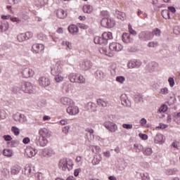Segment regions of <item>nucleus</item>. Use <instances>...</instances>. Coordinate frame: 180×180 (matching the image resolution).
Wrapping results in <instances>:
<instances>
[{
	"mask_svg": "<svg viewBox=\"0 0 180 180\" xmlns=\"http://www.w3.org/2000/svg\"><path fill=\"white\" fill-rule=\"evenodd\" d=\"M115 15L116 18H117V19H120V20H124V19H126V14L123 12L115 11Z\"/></svg>",
	"mask_w": 180,
	"mask_h": 180,
	"instance_id": "29",
	"label": "nucleus"
},
{
	"mask_svg": "<svg viewBox=\"0 0 180 180\" xmlns=\"http://www.w3.org/2000/svg\"><path fill=\"white\" fill-rule=\"evenodd\" d=\"M94 43L95 44H101L105 46L108 44V42L105 41V38L102 37H96L94 38Z\"/></svg>",
	"mask_w": 180,
	"mask_h": 180,
	"instance_id": "20",
	"label": "nucleus"
},
{
	"mask_svg": "<svg viewBox=\"0 0 180 180\" xmlns=\"http://www.w3.org/2000/svg\"><path fill=\"white\" fill-rule=\"evenodd\" d=\"M22 75L24 78H30L34 75V72L29 68H25L22 69Z\"/></svg>",
	"mask_w": 180,
	"mask_h": 180,
	"instance_id": "15",
	"label": "nucleus"
},
{
	"mask_svg": "<svg viewBox=\"0 0 180 180\" xmlns=\"http://www.w3.org/2000/svg\"><path fill=\"white\" fill-rule=\"evenodd\" d=\"M154 142L155 144H163L165 143V137L162 134H157L154 137Z\"/></svg>",
	"mask_w": 180,
	"mask_h": 180,
	"instance_id": "17",
	"label": "nucleus"
},
{
	"mask_svg": "<svg viewBox=\"0 0 180 180\" xmlns=\"http://www.w3.org/2000/svg\"><path fill=\"white\" fill-rule=\"evenodd\" d=\"M120 99L122 104L123 106H127V108H130L131 106V103L130 102V100L127 98V95L126 94H122L120 96Z\"/></svg>",
	"mask_w": 180,
	"mask_h": 180,
	"instance_id": "16",
	"label": "nucleus"
},
{
	"mask_svg": "<svg viewBox=\"0 0 180 180\" xmlns=\"http://www.w3.org/2000/svg\"><path fill=\"white\" fill-rule=\"evenodd\" d=\"M141 62L140 60L131 59L128 61L127 64V68L133 70V68H139L141 66Z\"/></svg>",
	"mask_w": 180,
	"mask_h": 180,
	"instance_id": "4",
	"label": "nucleus"
},
{
	"mask_svg": "<svg viewBox=\"0 0 180 180\" xmlns=\"http://www.w3.org/2000/svg\"><path fill=\"white\" fill-rule=\"evenodd\" d=\"M162 16L165 18V19H169V11L168 10H163L162 11Z\"/></svg>",
	"mask_w": 180,
	"mask_h": 180,
	"instance_id": "42",
	"label": "nucleus"
},
{
	"mask_svg": "<svg viewBox=\"0 0 180 180\" xmlns=\"http://www.w3.org/2000/svg\"><path fill=\"white\" fill-rule=\"evenodd\" d=\"M20 171H22V167L18 165H15L11 168V175H18Z\"/></svg>",
	"mask_w": 180,
	"mask_h": 180,
	"instance_id": "21",
	"label": "nucleus"
},
{
	"mask_svg": "<svg viewBox=\"0 0 180 180\" xmlns=\"http://www.w3.org/2000/svg\"><path fill=\"white\" fill-rule=\"evenodd\" d=\"M143 150V146L141 144H134V151L135 153H140Z\"/></svg>",
	"mask_w": 180,
	"mask_h": 180,
	"instance_id": "40",
	"label": "nucleus"
},
{
	"mask_svg": "<svg viewBox=\"0 0 180 180\" xmlns=\"http://www.w3.org/2000/svg\"><path fill=\"white\" fill-rule=\"evenodd\" d=\"M97 103L99 106H102L103 108H106L108 105H109V102L102 98L97 99Z\"/></svg>",
	"mask_w": 180,
	"mask_h": 180,
	"instance_id": "31",
	"label": "nucleus"
},
{
	"mask_svg": "<svg viewBox=\"0 0 180 180\" xmlns=\"http://www.w3.org/2000/svg\"><path fill=\"white\" fill-rule=\"evenodd\" d=\"M103 126L111 133H116L117 131V124L115 122L108 121L104 122Z\"/></svg>",
	"mask_w": 180,
	"mask_h": 180,
	"instance_id": "5",
	"label": "nucleus"
},
{
	"mask_svg": "<svg viewBox=\"0 0 180 180\" xmlns=\"http://www.w3.org/2000/svg\"><path fill=\"white\" fill-rule=\"evenodd\" d=\"M139 39L143 41H148V40L153 39V34L148 31H142L139 34Z\"/></svg>",
	"mask_w": 180,
	"mask_h": 180,
	"instance_id": "7",
	"label": "nucleus"
},
{
	"mask_svg": "<svg viewBox=\"0 0 180 180\" xmlns=\"http://www.w3.org/2000/svg\"><path fill=\"white\" fill-rule=\"evenodd\" d=\"M134 101L136 103H140L143 102V95L138 94L134 96Z\"/></svg>",
	"mask_w": 180,
	"mask_h": 180,
	"instance_id": "38",
	"label": "nucleus"
},
{
	"mask_svg": "<svg viewBox=\"0 0 180 180\" xmlns=\"http://www.w3.org/2000/svg\"><path fill=\"white\" fill-rule=\"evenodd\" d=\"M95 77L96 78V79H100L101 81H102V79H103L105 77V73L102 71V70H97L95 72Z\"/></svg>",
	"mask_w": 180,
	"mask_h": 180,
	"instance_id": "28",
	"label": "nucleus"
},
{
	"mask_svg": "<svg viewBox=\"0 0 180 180\" xmlns=\"http://www.w3.org/2000/svg\"><path fill=\"white\" fill-rule=\"evenodd\" d=\"M160 94L161 95H168V94H169V90H168V88L167 87L162 88L160 90Z\"/></svg>",
	"mask_w": 180,
	"mask_h": 180,
	"instance_id": "46",
	"label": "nucleus"
},
{
	"mask_svg": "<svg viewBox=\"0 0 180 180\" xmlns=\"http://www.w3.org/2000/svg\"><path fill=\"white\" fill-rule=\"evenodd\" d=\"M56 16L59 18V19H65L67 18V12L64 11L63 9H58L56 12Z\"/></svg>",
	"mask_w": 180,
	"mask_h": 180,
	"instance_id": "26",
	"label": "nucleus"
},
{
	"mask_svg": "<svg viewBox=\"0 0 180 180\" xmlns=\"http://www.w3.org/2000/svg\"><path fill=\"white\" fill-rule=\"evenodd\" d=\"M55 81H56V82H61L64 80V77L60 75V74L55 75Z\"/></svg>",
	"mask_w": 180,
	"mask_h": 180,
	"instance_id": "50",
	"label": "nucleus"
},
{
	"mask_svg": "<svg viewBox=\"0 0 180 180\" xmlns=\"http://www.w3.org/2000/svg\"><path fill=\"white\" fill-rule=\"evenodd\" d=\"M39 134L41 137H44V139H49L53 136V132L50 131V129L44 127L39 129Z\"/></svg>",
	"mask_w": 180,
	"mask_h": 180,
	"instance_id": "9",
	"label": "nucleus"
},
{
	"mask_svg": "<svg viewBox=\"0 0 180 180\" xmlns=\"http://www.w3.org/2000/svg\"><path fill=\"white\" fill-rule=\"evenodd\" d=\"M82 9L84 13H92V11H94V8L89 4L84 5Z\"/></svg>",
	"mask_w": 180,
	"mask_h": 180,
	"instance_id": "30",
	"label": "nucleus"
},
{
	"mask_svg": "<svg viewBox=\"0 0 180 180\" xmlns=\"http://www.w3.org/2000/svg\"><path fill=\"white\" fill-rule=\"evenodd\" d=\"M115 81L120 84H124V82H126V77L124 76H117Z\"/></svg>",
	"mask_w": 180,
	"mask_h": 180,
	"instance_id": "41",
	"label": "nucleus"
},
{
	"mask_svg": "<svg viewBox=\"0 0 180 180\" xmlns=\"http://www.w3.org/2000/svg\"><path fill=\"white\" fill-rule=\"evenodd\" d=\"M38 83L39 86H41V88H46L51 84V81H50L49 77L41 76L39 78Z\"/></svg>",
	"mask_w": 180,
	"mask_h": 180,
	"instance_id": "8",
	"label": "nucleus"
},
{
	"mask_svg": "<svg viewBox=\"0 0 180 180\" xmlns=\"http://www.w3.org/2000/svg\"><path fill=\"white\" fill-rule=\"evenodd\" d=\"M35 143L37 146H39L40 147H46L49 143V141H47V139L43 136H38L36 138Z\"/></svg>",
	"mask_w": 180,
	"mask_h": 180,
	"instance_id": "13",
	"label": "nucleus"
},
{
	"mask_svg": "<svg viewBox=\"0 0 180 180\" xmlns=\"http://www.w3.org/2000/svg\"><path fill=\"white\" fill-rule=\"evenodd\" d=\"M102 155H94L91 164L93 165H99L101 164V161H102Z\"/></svg>",
	"mask_w": 180,
	"mask_h": 180,
	"instance_id": "23",
	"label": "nucleus"
},
{
	"mask_svg": "<svg viewBox=\"0 0 180 180\" xmlns=\"http://www.w3.org/2000/svg\"><path fill=\"white\" fill-rule=\"evenodd\" d=\"M13 119L18 123H25L26 122V117L20 112H16L13 115Z\"/></svg>",
	"mask_w": 180,
	"mask_h": 180,
	"instance_id": "10",
	"label": "nucleus"
},
{
	"mask_svg": "<svg viewBox=\"0 0 180 180\" xmlns=\"http://www.w3.org/2000/svg\"><path fill=\"white\" fill-rule=\"evenodd\" d=\"M165 174L166 175H176L178 174V170L177 169H167L165 171Z\"/></svg>",
	"mask_w": 180,
	"mask_h": 180,
	"instance_id": "33",
	"label": "nucleus"
},
{
	"mask_svg": "<svg viewBox=\"0 0 180 180\" xmlns=\"http://www.w3.org/2000/svg\"><path fill=\"white\" fill-rule=\"evenodd\" d=\"M3 154L6 157H12V155H13V151L11 149H4L3 150Z\"/></svg>",
	"mask_w": 180,
	"mask_h": 180,
	"instance_id": "36",
	"label": "nucleus"
},
{
	"mask_svg": "<svg viewBox=\"0 0 180 180\" xmlns=\"http://www.w3.org/2000/svg\"><path fill=\"white\" fill-rule=\"evenodd\" d=\"M24 35L25 36V40H29V39H32V37H33V32H27Z\"/></svg>",
	"mask_w": 180,
	"mask_h": 180,
	"instance_id": "51",
	"label": "nucleus"
},
{
	"mask_svg": "<svg viewBox=\"0 0 180 180\" xmlns=\"http://www.w3.org/2000/svg\"><path fill=\"white\" fill-rule=\"evenodd\" d=\"M86 82V79L85 77H84V76H82L80 74H77V79L76 83L77 84H85Z\"/></svg>",
	"mask_w": 180,
	"mask_h": 180,
	"instance_id": "35",
	"label": "nucleus"
},
{
	"mask_svg": "<svg viewBox=\"0 0 180 180\" xmlns=\"http://www.w3.org/2000/svg\"><path fill=\"white\" fill-rule=\"evenodd\" d=\"M122 127H123V129H126L127 130H131V129H133V124H123Z\"/></svg>",
	"mask_w": 180,
	"mask_h": 180,
	"instance_id": "53",
	"label": "nucleus"
},
{
	"mask_svg": "<svg viewBox=\"0 0 180 180\" xmlns=\"http://www.w3.org/2000/svg\"><path fill=\"white\" fill-rule=\"evenodd\" d=\"M24 174L25 175H30V174H32V167L29 165L25 166Z\"/></svg>",
	"mask_w": 180,
	"mask_h": 180,
	"instance_id": "43",
	"label": "nucleus"
},
{
	"mask_svg": "<svg viewBox=\"0 0 180 180\" xmlns=\"http://www.w3.org/2000/svg\"><path fill=\"white\" fill-rule=\"evenodd\" d=\"M42 154H43L44 157L49 158V157H53V155H54V154H56V152L51 148H45L43 150Z\"/></svg>",
	"mask_w": 180,
	"mask_h": 180,
	"instance_id": "19",
	"label": "nucleus"
},
{
	"mask_svg": "<svg viewBox=\"0 0 180 180\" xmlns=\"http://www.w3.org/2000/svg\"><path fill=\"white\" fill-rule=\"evenodd\" d=\"M150 33L152 34V39L154 37V36H156L157 37H160L161 36V30H160L158 28H156Z\"/></svg>",
	"mask_w": 180,
	"mask_h": 180,
	"instance_id": "39",
	"label": "nucleus"
},
{
	"mask_svg": "<svg viewBox=\"0 0 180 180\" xmlns=\"http://www.w3.org/2000/svg\"><path fill=\"white\" fill-rule=\"evenodd\" d=\"M122 40L123 43L126 44L131 42V37H130V34L124 32L122 36Z\"/></svg>",
	"mask_w": 180,
	"mask_h": 180,
	"instance_id": "25",
	"label": "nucleus"
},
{
	"mask_svg": "<svg viewBox=\"0 0 180 180\" xmlns=\"http://www.w3.org/2000/svg\"><path fill=\"white\" fill-rule=\"evenodd\" d=\"M139 137L141 140H147L148 139V136L144 134H139Z\"/></svg>",
	"mask_w": 180,
	"mask_h": 180,
	"instance_id": "63",
	"label": "nucleus"
},
{
	"mask_svg": "<svg viewBox=\"0 0 180 180\" xmlns=\"http://www.w3.org/2000/svg\"><path fill=\"white\" fill-rule=\"evenodd\" d=\"M52 75H58L63 72L61 62H57L51 70Z\"/></svg>",
	"mask_w": 180,
	"mask_h": 180,
	"instance_id": "6",
	"label": "nucleus"
},
{
	"mask_svg": "<svg viewBox=\"0 0 180 180\" xmlns=\"http://www.w3.org/2000/svg\"><path fill=\"white\" fill-rule=\"evenodd\" d=\"M139 123L142 127H146V124H147V120H146V118H141Z\"/></svg>",
	"mask_w": 180,
	"mask_h": 180,
	"instance_id": "59",
	"label": "nucleus"
},
{
	"mask_svg": "<svg viewBox=\"0 0 180 180\" xmlns=\"http://www.w3.org/2000/svg\"><path fill=\"white\" fill-rule=\"evenodd\" d=\"M143 153L144 155H151L153 154V148H145L143 149Z\"/></svg>",
	"mask_w": 180,
	"mask_h": 180,
	"instance_id": "37",
	"label": "nucleus"
},
{
	"mask_svg": "<svg viewBox=\"0 0 180 180\" xmlns=\"http://www.w3.org/2000/svg\"><path fill=\"white\" fill-rule=\"evenodd\" d=\"M1 174L4 176H8V175H9V170L6 168H3L1 169Z\"/></svg>",
	"mask_w": 180,
	"mask_h": 180,
	"instance_id": "57",
	"label": "nucleus"
},
{
	"mask_svg": "<svg viewBox=\"0 0 180 180\" xmlns=\"http://www.w3.org/2000/svg\"><path fill=\"white\" fill-rule=\"evenodd\" d=\"M158 42L157 41H150L148 44V47H158Z\"/></svg>",
	"mask_w": 180,
	"mask_h": 180,
	"instance_id": "58",
	"label": "nucleus"
},
{
	"mask_svg": "<svg viewBox=\"0 0 180 180\" xmlns=\"http://www.w3.org/2000/svg\"><path fill=\"white\" fill-rule=\"evenodd\" d=\"M109 49L112 51H122L123 46L117 42H112L110 44Z\"/></svg>",
	"mask_w": 180,
	"mask_h": 180,
	"instance_id": "14",
	"label": "nucleus"
},
{
	"mask_svg": "<svg viewBox=\"0 0 180 180\" xmlns=\"http://www.w3.org/2000/svg\"><path fill=\"white\" fill-rule=\"evenodd\" d=\"M101 23L103 27H107L108 29H112V27H115V25H116L115 20L109 18H103Z\"/></svg>",
	"mask_w": 180,
	"mask_h": 180,
	"instance_id": "2",
	"label": "nucleus"
},
{
	"mask_svg": "<svg viewBox=\"0 0 180 180\" xmlns=\"http://www.w3.org/2000/svg\"><path fill=\"white\" fill-rule=\"evenodd\" d=\"M68 30L71 34H77L79 32L78 27L75 25H72L69 26Z\"/></svg>",
	"mask_w": 180,
	"mask_h": 180,
	"instance_id": "27",
	"label": "nucleus"
},
{
	"mask_svg": "<svg viewBox=\"0 0 180 180\" xmlns=\"http://www.w3.org/2000/svg\"><path fill=\"white\" fill-rule=\"evenodd\" d=\"M78 26L80 29H84V30H86V29H88V25L85 24L79 23Z\"/></svg>",
	"mask_w": 180,
	"mask_h": 180,
	"instance_id": "64",
	"label": "nucleus"
},
{
	"mask_svg": "<svg viewBox=\"0 0 180 180\" xmlns=\"http://www.w3.org/2000/svg\"><path fill=\"white\" fill-rule=\"evenodd\" d=\"M11 130L14 133L15 136H19L20 133V129H19V128L16 127H12Z\"/></svg>",
	"mask_w": 180,
	"mask_h": 180,
	"instance_id": "48",
	"label": "nucleus"
},
{
	"mask_svg": "<svg viewBox=\"0 0 180 180\" xmlns=\"http://www.w3.org/2000/svg\"><path fill=\"white\" fill-rule=\"evenodd\" d=\"M79 67L82 71H88L92 67V62L90 60L82 61L80 63Z\"/></svg>",
	"mask_w": 180,
	"mask_h": 180,
	"instance_id": "12",
	"label": "nucleus"
},
{
	"mask_svg": "<svg viewBox=\"0 0 180 180\" xmlns=\"http://www.w3.org/2000/svg\"><path fill=\"white\" fill-rule=\"evenodd\" d=\"M150 71H155V70H158V63H155V62H152L150 63Z\"/></svg>",
	"mask_w": 180,
	"mask_h": 180,
	"instance_id": "45",
	"label": "nucleus"
},
{
	"mask_svg": "<svg viewBox=\"0 0 180 180\" xmlns=\"http://www.w3.org/2000/svg\"><path fill=\"white\" fill-rule=\"evenodd\" d=\"M69 79L70 82L77 83V80L78 79V73H72L69 76Z\"/></svg>",
	"mask_w": 180,
	"mask_h": 180,
	"instance_id": "34",
	"label": "nucleus"
},
{
	"mask_svg": "<svg viewBox=\"0 0 180 180\" xmlns=\"http://www.w3.org/2000/svg\"><path fill=\"white\" fill-rule=\"evenodd\" d=\"M141 176L143 180H150V175H148V173H141Z\"/></svg>",
	"mask_w": 180,
	"mask_h": 180,
	"instance_id": "52",
	"label": "nucleus"
},
{
	"mask_svg": "<svg viewBox=\"0 0 180 180\" xmlns=\"http://www.w3.org/2000/svg\"><path fill=\"white\" fill-rule=\"evenodd\" d=\"M32 50L35 54H40L44 50V45L41 44H34L32 46Z\"/></svg>",
	"mask_w": 180,
	"mask_h": 180,
	"instance_id": "11",
	"label": "nucleus"
},
{
	"mask_svg": "<svg viewBox=\"0 0 180 180\" xmlns=\"http://www.w3.org/2000/svg\"><path fill=\"white\" fill-rule=\"evenodd\" d=\"M9 29V23L7 21L0 22V32H6Z\"/></svg>",
	"mask_w": 180,
	"mask_h": 180,
	"instance_id": "22",
	"label": "nucleus"
},
{
	"mask_svg": "<svg viewBox=\"0 0 180 180\" xmlns=\"http://www.w3.org/2000/svg\"><path fill=\"white\" fill-rule=\"evenodd\" d=\"M102 36L105 39V40L106 41L107 43H108V40H112V39H113L112 32H105L103 33Z\"/></svg>",
	"mask_w": 180,
	"mask_h": 180,
	"instance_id": "32",
	"label": "nucleus"
},
{
	"mask_svg": "<svg viewBox=\"0 0 180 180\" xmlns=\"http://www.w3.org/2000/svg\"><path fill=\"white\" fill-rule=\"evenodd\" d=\"M100 53H101L102 54H105V56H108V57L113 56V55L109 53L108 52V51H106V48H103V49H100Z\"/></svg>",
	"mask_w": 180,
	"mask_h": 180,
	"instance_id": "49",
	"label": "nucleus"
},
{
	"mask_svg": "<svg viewBox=\"0 0 180 180\" xmlns=\"http://www.w3.org/2000/svg\"><path fill=\"white\" fill-rule=\"evenodd\" d=\"M127 167V165L126 164V162H124L121 163L120 165L118 167V169L119 171H124Z\"/></svg>",
	"mask_w": 180,
	"mask_h": 180,
	"instance_id": "54",
	"label": "nucleus"
},
{
	"mask_svg": "<svg viewBox=\"0 0 180 180\" xmlns=\"http://www.w3.org/2000/svg\"><path fill=\"white\" fill-rule=\"evenodd\" d=\"M21 89L25 94H33L34 92V86L29 82H24L21 85Z\"/></svg>",
	"mask_w": 180,
	"mask_h": 180,
	"instance_id": "3",
	"label": "nucleus"
},
{
	"mask_svg": "<svg viewBox=\"0 0 180 180\" xmlns=\"http://www.w3.org/2000/svg\"><path fill=\"white\" fill-rule=\"evenodd\" d=\"M6 119V112L4 110H0V120Z\"/></svg>",
	"mask_w": 180,
	"mask_h": 180,
	"instance_id": "55",
	"label": "nucleus"
},
{
	"mask_svg": "<svg viewBox=\"0 0 180 180\" xmlns=\"http://www.w3.org/2000/svg\"><path fill=\"white\" fill-rule=\"evenodd\" d=\"M168 110V105L164 104L159 108L160 113H165Z\"/></svg>",
	"mask_w": 180,
	"mask_h": 180,
	"instance_id": "44",
	"label": "nucleus"
},
{
	"mask_svg": "<svg viewBox=\"0 0 180 180\" xmlns=\"http://www.w3.org/2000/svg\"><path fill=\"white\" fill-rule=\"evenodd\" d=\"M168 82H169V86H171V88H173L174 85H175V80H174V79L172 77L169 78Z\"/></svg>",
	"mask_w": 180,
	"mask_h": 180,
	"instance_id": "61",
	"label": "nucleus"
},
{
	"mask_svg": "<svg viewBox=\"0 0 180 180\" xmlns=\"http://www.w3.org/2000/svg\"><path fill=\"white\" fill-rule=\"evenodd\" d=\"M128 27H129V31L130 34H133V36H136V34H137V32H136V30H133V27H131V25H129Z\"/></svg>",
	"mask_w": 180,
	"mask_h": 180,
	"instance_id": "56",
	"label": "nucleus"
},
{
	"mask_svg": "<svg viewBox=\"0 0 180 180\" xmlns=\"http://www.w3.org/2000/svg\"><path fill=\"white\" fill-rule=\"evenodd\" d=\"M44 174L43 173H37L36 174L37 180H44Z\"/></svg>",
	"mask_w": 180,
	"mask_h": 180,
	"instance_id": "62",
	"label": "nucleus"
},
{
	"mask_svg": "<svg viewBox=\"0 0 180 180\" xmlns=\"http://www.w3.org/2000/svg\"><path fill=\"white\" fill-rule=\"evenodd\" d=\"M60 103H61L63 105H68V98H67V97H63V98L60 99Z\"/></svg>",
	"mask_w": 180,
	"mask_h": 180,
	"instance_id": "60",
	"label": "nucleus"
},
{
	"mask_svg": "<svg viewBox=\"0 0 180 180\" xmlns=\"http://www.w3.org/2000/svg\"><path fill=\"white\" fill-rule=\"evenodd\" d=\"M69 115L71 116H75V115H78L79 113V108L78 106L75 105V103L72 99H69Z\"/></svg>",
	"mask_w": 180,
	"mask_h": 180,
	"instance_id": "1",
	"label": "nucleus"
},
{
	"mask_svg": "<svg viewBox=\"0 0 180 180\" xmlns=\"http://www.w3.org/2000/svg\"><path fill=\"white\" fill-rule=\"evenodd\" d=\"M25 153L29 158H32V157H34V155L37 154V151H36V150L33 149L32 148H27L25 150Z\"/></svg>",
	"mask_w": 180,
	"mask_h": 180,
	"instance_id": "24",
	"label": "nucleus"
},
{
	"mask_svg": "<svg viewBox=\"0 0 180 180\" xmlns=\"http://www.w3.org/2000/svg\"><path fill=\"white\" fill-rule=\"evenodd\" d=\"M17 40H18V41L22 42V41H25V40H26V37L25 36V34H20L17 36Z\"/></svg>",
	"mask_w": 180,
	"mask_h": 180,
	"instance_id": "47",
	"label": "nucleus"
},
{
	"mask_svg": "<svg viewBox=\"0 0 180 180\" xmlns=\"http://www.w3.org/2000/svg\"><path fill=\"white\" fill-rule=\"evenodd\" d=\"M59 169L62 171H66L67 168H68V160L67 158L62 159L60 160L58 164Z\"/></svg>",
	"mask_w": 180,
	"mask_h": 180,
	"instance_id": "18",
	"label": "nucleus"
}]
</instances>
